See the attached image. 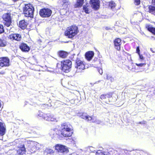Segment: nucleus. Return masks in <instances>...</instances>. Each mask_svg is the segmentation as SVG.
Masks as SVG:
<instances>
[{
	"mask_svg": "<svg viewBox=\"0 0 155 155\" xmlns=\"http://www.w3.org/2000/svg\"><path fill=\"white\" fill-rule=\"evenodd\" d=\"M79 31L77 26L72 25L67 28L64 32V35L68 38H72L76 36Z\"/></svg>",
	"mask_w": 155,
	"mask_h": 155,
	"instance_id": "nucleus-1",
	"label": "nucleus"
},
{
	"mask_svg": "<svg viewBox=\"0 0 155 155\" xmlns=\"http://www.w3.org/2000/svg\"><path fill=\"white\" fill-rule=\"evenodd\" d=\"M34 10V8L30 4L25 5L23 8V12L25 16L31 18H33Z\"/></svg>",
	"mask_w": 155,
	"mask_h": 155,
	"instance_id": "nucleus-2",
	"label": "nucleus"
},
{
	"mask_svg": "<svg viewBox=\"0 0 155 155\" xmlns=\"http://www.w3.org/2000/svg\"><path fill=\"white\" fill-rule=\"evenodd\" d=\"M56 136L58 138L63 137H71L72 134V130H57L56 131Z\"/></svg>",
	"mask_w": 155,
	"mask_h": 155,
	"instance_id": "nucleus-3",
	"label": "nucleus"
},
{
	"mask_svg": "<svg viewBox=\"0 0 155 155\" xmlns=\"http://www.w3.org/2000/svg\"><path fill=\"white\" fill-rule=\"evenodd\" d=\"M113 94V92H109L106 94H103L100 96L99 98L103 102L107 104L112 101Z\"/></svg>",
	"mask_w": 155,
	"mask_h": 155,
	"instance_id": "nucleus-4",
	"label": "nucleus"
},
{
	"mask_svg": "<svg viewBox=\"0 0 155 155\" xmlns=\"http://www.w3.org/2000/svg\"><path fill=\"white\" fill-rule=\"evenodd\" d=\"M52 11L48 8H43L39 12L40 15L42 18H48L51 15Z\"/></svg>",
	"mask_w": 155,
	"mask_h": 155,
	"instance_id": "nucleus-5",
	"label": "nucleus"
},
{
	"mask_svg": "<svg viewBox=\"0 0 155 155\" xmlns=\"http://www.w3.org/2000/svg\"><path fill=\"white\" fill-rule=\"evenodd\" d=\"M61 65V68H71L72 62L70 60H64L61 62V64L58 63L57 64V67H58L59 65Z\"/></svg>",
	"mask_w": 155,
	"mask_h": 155,
	"instance_id": "nucleus-6",
	"label": "nucleus"
},
{
	"mask_svg": "<svg viewBox=\"0 0 155 155\" xmlns=\"http://www.w3.org/2000/svg\"><path fill=\"white\" fill-rule=\"evenodd\" d=\"M55 149L59 153H67L69 152V150L66 146L61 144L55 145Z\"/></svg>",
	"mask_w": 155,
	"mask_h": 155,
	"instance_id": "nucleus-7",
	"label": "nucleus"
},
{
	"mask_svg": "<svg viewBox=\"0 0 155 155\" xmlns=\"http://www.w3.org/2000/svg\"><path fill=\"white\" fill-rule=\"evenodd\" d=\"M100 1L99 0H90L89 3L94 10H97L100 7Z\"/></svg>",
	"mask_w": 155,
	"mask_h": 155,
	"instance_id": "nucleus-8",
	"label": "nucleus"
},
{
	"mask_svg": "<svg viewBox=\"0 0 155 155\" xmlns=\"http://www.w3.org/2000/svg\"><path fill=\"white\" fill-rule=\"evenodd\" d=\"M114 44L115 49L118 51H120L121 44V39L119 38H115L114 41Z\"/></svg>",
	"mask_w": 155,
	"mask_h": 155,
	"instance_id": "nucleus-9",
	"label": "nucleus"
},
{
	"mask_svg": "<svg viewBox=\"0 0 155 155\" xmlns=\"http://www.w3.org/2000/svg\"><path fill=\"white\" fill-rule=\"evenodd\" d=\"M9 59L5 57L0 58V66L2 67H7L9 65Z\"/></svg>",
	"mask_w": 155,
	"mask_h": 155,
	"instance_id": "nucleus-10",
	"label": "nucleus"
},
{
	"mask_svg": "<svg viewBox=\"0 0 155 155\" xmlns=\"http://www.w3.org/2000/svg\"><path fill=\"white\" fill-rule=\"evenodd\" d=\"M3 18L4 21L3 23L5 26H10V13H7L4 14L3 16Z\"/></svg>",
	"mask_w": 155,
	"mask_h": 155,
	"instance_id": "nucleus-11",
	"label": "nucleus"
},
{
	"mask_svg": "<svg viewBox=\"0 0 155 155\" xmlns=\"http://www.w3.org/2000/svg\"><path fill=\"white\" fill-rule=\"evenodd\" d=\"M80 117L82 119H84L87 121L92 120V122L94 123L95 122V121H93L94 119L92 116H90L86 113H82L80 115Z\"/></svg>",
	"mask_w": 155,
	"mask_h": 155,
	"instance_id": "nucleus-12",
	"label": "nucleus"
},
{
	"mask_svg": "<svg viewBox=\"0 0 155 155\" xmlns=\"http://www.w3.org/2000/svg\"><path fill=\"white\" fill-rule=\"evenodd\" d=\"M19 48L21 50L24 52H28L30 50V47L27 44L22 42L19 45Z\"/></svg>",
	"mask_w": 155,
	"mask_h": 155,
	"instance_id": "nucleus-13",
	"label": "nucleus"
},
{
	"mask_svg": "<svg viewBox=\"0 0 155 155\" xmlns=\"http://www.w3.org/2000/svg\"><path fill=\"white\" fill-rule=\"evenodd\" d=\"M21 36L20 34L14 33L10 34V39L17 41H20L21 40Z\"/></svg>",
	"mask_w": 155,
	"mask_h": 155,
	"instance_id": "nucleus-14",
	"label": "nucleus"
},
{
	"mask_svg": "<svg viewBox=\"0 0 155 155\" xmlns=\"http://www.w3.org/2000/svg\"><path fill=\"white\" fill-rule=\"evenodd\" d=\"M69 52L63 50H59L57 52L58 56L63 59H65L67 58Z\"/></svg>",
	"mask_w": 155,
	"mask_h": 155,
	"instance_id": "nucleus-15",
	"label": "nucleus"
},
{
	"mask_svg": "<svg viewBox=\"0 0 155 155\" xmlns=\"http://www.w3.org/2000/svg\"><path fill=\"white\" fill-rule=\"evenodd\" d=\"M26 148L24 144L21 145L18 147V149L17 150V153L19 155H22L25 153Z\"/></svg>",
	"mask_w": 155,
	"mask_h": 155,
	"instance_id": "nucleus-16",
	"label": "nucleus"
},
{
	"mask_svg": "<svg viewBox=\"0 0 155 155\" xmlns=\"http://www.w3.org/2000/svg\"><path fill=\"white\" fill-rule=\"evenodd\" d=\"M94 55V53L93 51H88L85 53V56L87 60L90 61L92 60Z\"/></svg>",
	"mask_w": 155,
	"mask_h": 155,
	"instance_id": "nucleus-17",
	"label": "nucleus"
},
{
	"mask_svg": "<svg viewBox=\"0 0 155 155\" xmlns=\"http://www.w3.org/2000/svg\"><path fill=\"white\" fill-rule=\"evenodd\" d=\"M28 24L27 22L25 20H21L19 21V27L22 29L24 30L27 28Z\"/></svg>",
	"mask_w": 155,
	"mask_h": 155,
	"instance_id": "nucleus-18",
	"label": "nucleus"
},
{
	"mask_svg": "<svg viewBox=\"0 0 155 155\" xmlns=\"http://www.w3.org/2000/svg\"><path fill=\"white\" fill-rule=\"evenodd\" d=\"M42 117L45 120L49 121H54L55 120L53 116L49 114H44Z\"/></svg>",
	"mask_w": 155,
	"mask_h": 155,
	"instance_id": "nucleus-19",
	"label": "nucleus"
},
{
	"mask_svg": "<svg viewBox=\"0 0 155 155\" xmlns=\"http://www.w3.org/2000/svg\"><path fill=\"white\" fill-rule=\"evenodd\" d=\"M6 131V128L5 125L2 123L0 122V135H4Z\"/></svg>",
	"mask_w": 155,
	"mask_h": 155,
	"instance_id": "nucleus-20",
	"label": "nucleus"
},
{
	"mask_svg": "<svg viewBox=\"0 0 155 155\" xmlns=\"http://www.w3.org/2000/svg\"><path fill=\"white\" fill-rule=\"evenodd\" d=\"M146 28L153 35H155V28L152 27L150 25H146L145 26Z\"/></svg>",
	"mask_w": 155,
	"mask_h": 155,
	"instance_id": "nucleus-21",
	"label": "nucleus"
},
{
	"mask_svg": "<svg viewBox=\"0 0 155 155\" xmlns=\"http://www.w3.org/2000/svg\"><path fill=\"white\" fill-rule=\"evenodd\" d=\"M84 3V0H76L75 4L74 5L75 8L81 7Z\"/></svg>",
	"mask_w": 155,
	"mask_h": 155,
	"instance_id": "nucleus-22",
	"label": "nucleus"
},
{
	"mask_svg": "<svg viewBox=\"0 0 155 155\" xmlns=\"http://www.w3.org/2000/svg\"><path fill=\"white\" fill-rule=\"evenodd\" d=\"M76 67L78 68V67H80V68H84L85 65L83 62V61L80 60H78L76 61L75 62Z\"/></svg>",
	"mask_w": 155,
	"mask_h": 155,
	"instance_id": "nucleus-23",
	"label": "nucleus"
},
{
	"mask_svg": "<svg viewBox=\"0 0 155 155\" xmlns=\"http://www.w3.org/2000/svg\"><path fill=\"white\" fill-rule=\"evenodd\" d=\"M148 12L154 15L155 14V6L150 5L148 6Z\"/></svg>",
	"mask_w": 155,
	"mask_h": 155,
	"instance_id": "nucleus-24",
	"label": "nucleus"
},
{
	"mask_svg": "<svg viewBox=\"0 0 155 155\" xmlns=\"http://www.w3.org/2000/svg\"><path fill=\"white\" fill-rule=\"evenodd\" d=\"M69 124H68L66 123H64L61 125V129L67 130H72L69 127Z\"/></svg>",
	"mask_w": 155,
	"mask_h": 155,
	"instance_id": "nucleus-25",
	"label": "nucleus"
},
{
	"mask_svg": "<svg viewBox=\"0 0 155 155\" xmlns=\"http://www.w3.org/2000/svg\"><path fill=\"white\" fill-rule=\"evenodd\" d=\"M62 6L64 8L66 9L68 7V6L70 4V2L68 0H63L62 1Z\"/></svg>",
	"mask_w": 155,
	"mask_h": 155,
	"instance_id": "nucleus-26",
	"label": "nucleus"
},
{
	"mask_svg": "<svg viewBox=\"0 0 155 155\" xmlns=\"http://www.w3.org/2000/svg\"><path fill=\"white\" fill-rule=\"evenodd\" d=\"M89 6L84 5L83 7V9L84 11L87 14L89 13Z\"/></svg>",
	"mask_w": 155,
	"mask_h": 155,
	"instance_id": "nucleus-27",
	"label": "nucleus"
},
{
	"mask_svg": "<svg viewBox=\"0 0 155 155\" xmlns=\"http://www.w3.org/2000/svg\"><path fill=\"white\" fill-rule=\"evenodd\" d=\"M108 6L111 9H112L115 7L116 4L114 2L111 1L109 2Z\"/></svg>",
	"mask_w": 155,
	"mask_h": 155,
	"instance_id": "nucleus-28",
	"label": "nucleus"
},
{
	"mask_svg": "<svg viewBox=\"0 0 155 155\" xmlns=\"http://www.w3.org/2000/svg\"><path fill=\"white\" fill-rule=\"evenodd\" d=\"M6 42L5 40L0 39V46L4 47L5 45Z\"/></svg>",
	"mask_w": 155,
	"mask_h": 155,
	"instance_id": "nucleus-29",
	"label": "nucleus"
},
{
	"mask_svg": "<svg viewBox=\"0 0 155 155\" xmlns=\"http://www.w3.org/2000/svg\"><path fill=\"white\" fill-rule=\"evenodd\" d=\"M61 72L63 73H67L70 71V68H61Z\"/></svg>",
	"mask_w": 155,
	"mask_h": 155,
	"instance_id": "nucleus-30",
	"label": "nucleus"
},
{
	"mask_svg": "<svg viewBox=\"0 0 155 155\" xmlns=\"http://www.w3.org/2000/svg\"><path fill=\"white\" fill-rule=\"evenodd\" d=\"M96 155H105L104 152L100 150H97V152Z\"/></svg>",
	"mask_w": 155,
	"mask_h": 155,
	"instance_id": "nucleus-31",
	"label": "nucleus"
},
{
	"mask_svg": "<svg viewBox=\"0 0 155 155\" xmlns=\"http://www.w3.org/2000/svg\"><path fill=\"white\" fill-rule=\"evenodd\" d=\"M31 153H33L35 152V147L33 146L31 147L29 150Z\"/></svg>",
	"mask_w": 155,
	"mask_h": 155,
	"instance_id": "nucleus-32",
	"label": "nucleus"
},
{
	"mask_svg": "<svg viewBox=\"0 0 155 155\" xmlns=\"http://www.w3.org/2000/svg\"><path fill=\"white\" fill-rule=\"evenodd\" d=\"M134 2L136 5H138L140 4V0H134Z\"/></svg>",
	"mask_w": 155,
	"mask_h": 155,
	"instance_id": "nucleus-33",
	"label": "nucleus"
},
{
	"mask_svg": "<svg viewBox=\"0 0 155 155\" xmlns=\"http://www.w3.org/2000/svg\"><path fill=\"white\" fill-rule=\"evenodd\" d=\"M107 79L108 80H110V81L112 82L114 81V79L113 78L110 76H107Z\"/></svg>",
	"mask_w": 155,
	"mask_h": 155,
	"instance_id": "nucleus-34",
	"label": "nucleus"
},
{
	"mask_svg": "<svg viewBox=\"0 0 155 155\" xmlns=\"http://www.w3.org/2000/svg\"><path fill=\"white\" fill-rule=\"evenodd\" d=\"M42 108L45 109L46 108H48L49 107V105L48 104H44L42 105Z\"/></svg>",
	"mask_w": 155,
	"mask_h": 155,
	"instance_id": "nucleus-35",
	"label": "nucleus"
},
{
	"mask_svg": "<svg viewBox=\"0 0 155 155\" xmlns=\"http://www.w3.org/2000/svg\"><path fill=\"white\" fill-rule=\"evenodd\" d=\"M4 32L3 26L0 25V34Z\"/></svg>",
	"mask_w": 155,
	"mask_h": 155,
	"instance_id": "nucleus-36",
	"label": "nucleus"
},
{
	"mask_svg": "<svg viewBox=\"0 0 155 155\" xmlns=\"http://www.w3.org/2000/svg\"><path fill=\"white\" fill-rule=\"evenodd\" d=\"M145 64V63L136 64V65L139 67H142Z\"/></svg>",
	"mask_w": 155,
	"mask_h": 155,
	"instance_id": "nucleus-37",
	"label": "nucleus"
},
{
	"mask_svg": "<svg viewBox=\"0 0 155 155\" xmlns=\"http://www.w3.org/2000/svg\"><path fill=\"white\" fill-rule=\"evenodd\" d=\"M140 50L139 49V47L138 46L136 48V52L138 54H140Z\"/></svg>",
	"mask_w": 155,
	"mask_h": 155,
	"instance_id": "nucleus-38",
	"label": "nucleus"
},
{
	"mask_svg": "<svg viewBox=\"0 0 155 155\" xmlns=\"http://www.w3.org/2000/svg\"><path fill=\"white\" fill-rule=\"evenodd\" d=\"M98 70L100 74H102L103 71L102 68H98Z\"/></svg>",
	"mask_w": 155,
	"mask_h": 155,
	"instance_id": "nucleus-39",
	"label": "nucleus"
},
{
	"mask_svg": "<svg viewBox=\"0 0 155 155\" xmlns=\"http://www.w3.org/2000/svg\"><path fill=\"white\" fill-rule=\"evenodd\" d=\"M138 54L139 55L140 59L142 60H143L144 58L143 55H140V54Z\"/></svg>",
	"mask_w": 155,
	"mask_h": 155,
	"instance_id": "nucleus-40",
	"label": "nucleus"
},
{
	"mask_svg": "<svg viewBox=\"0 0 155 155\" xmlns=\"http://www.w3.org/2000/svg\"><path fill=\"white\" fill-rule=\"evenodd\" d=\"M152 2L153 3V5H155V0H152Z\"/></svg>",
	"mask_w": 155,
	"mask_h": 155,
	"instance_id": "nucleus-41",
	"label": "nucleus"
},
{
	"mask_svg": "<svg viewBox=\"0 0 155 155\" xmlns=\"http://www.w3.org/2000/svg\"><path fill=\"white\" fill-rule=\"evenodd\" d=\"M4 73H5V72H3V71H2L1 72H0V74H3Z\"/></svg>",
	"mask_w": 155,
	"mask_h": 155,
	"instance_id": "nucleus-42",
	"label": "nucleus"
},
{
	"mask_svg": "<svg viewBox=\"0 0 155 155\" xmlns=\"http://www.w3.org/2000/svg\"><path fill=\"white\" fill-rule=\"evenodd\" d=\"M12 18H11V17H10V25H11V24L12 23Z\"/></svg>",
	"mask_w": 155,
	"mask_h": 155,
	"instance_id": "nucleus-43",
	"label": "nucleus"
},
{
	"mask_svg": "<svg viewBox=\"0 0 155 155\" xmlns=\"http://www.w3.org/2000/svg\"><path fill=\"white\" fill-rule=\"evenodd\" d=\"M139 124H144V123H143L142 122H138Z\"/></svg>",
	"mask_w": 155,
	"mask_h": 155,
	"instance_id": "nucleus-44",
	"label": "nucleus"
},
{
	"mask_svg": "<svg viewBox=\"0 0 155 155\" xmlns=\"http://www.w3.org/2000/svg\"><path fill=\"white\" fill-rule=\"evenodd\" d=\"M1 101L0 100V108L1 107Z\"/></svg>",
	"mask_w": 155,
	"mask_h": 155,
	"instance_id": "nucleus-45",
	"label": "nucleus"
},
{
	"mask_svg": "<svg viewBox=\"0 0 155 155\" xmlns=\"http://www.w3.org/2000/svg\"><path fill=\"white\" fill-rule=\"evenodd\" d=\"M54 153V151L53 150H51V153Z\"/></svg>",
	"mask_w": 155,
	"mask_h": 155,
	"instance_id": "nucleus-46",
	"label": "nucleus"
}]
</instances>
